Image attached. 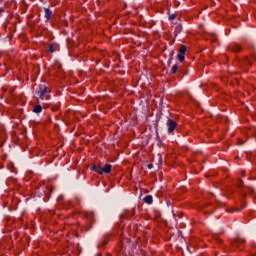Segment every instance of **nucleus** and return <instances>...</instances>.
<instances>
[{
	"label": "nucleus",
	"instance_id": "1",
	"mask_svg": "<svg viewBox=\"0 0 256 256\" xmlns=\"http://www.w3.org/2000/svg\"><path fill=\"white\" fill-rule=\"evenodd\" d=\"M187 53V46L182 45L179 49V52L177 54V59L180 61V63H183L185 61V54Z\"/></svg>",
	"mask_w": 256,
	"mask_h": 256
},
{
	"label": "nucleus",
	"instance_id": "2",
	"mask_svg": "<svg viewBox=\"0 0 256 256\" xmlns=\"http://www.w3.org/2000/svg\"><path fill=\"white\" fill-rule=\"evenodd\" d=\"M180 73L181 75L185 76V75H189V71L185 70L184 68H182L181 66H177L174 65L171 69V73L175 74V73Z\"/></svg>",
	"mask_w": 256,
	"mask_h": 256
},
{
	"label": "nucleus",
	"instance_id": "3",
	"mask_svg": "<svg viewBox=\"0 0 256 256\" xmlns=\"http://www.w3.org/2000/svg\"><path fill=\"white\" fill-rule=\"evenodd\" d=\"M166 125L168 127V133L170 134H173V131L177 129V122L173 119H168Z\"/></svg>",
	"mask_w": 256,
	"mask_h": 256
},
{
	"label": "nucleus",
	"instance_id": "4",
	"mask_svg": "<svg viewBox=\"0 0 256 256\" xmlns=\"http://www.w3.org/2000/svg\"><path fill=\"white\" fill-rule=\"evenodd\" d=\"M230 51H233L234 53H239V51H241V45L237 44V43H232L229 46Z\"/></svg>",
	"mask_w": 256,
	"mask_h": 256
},
{
	"label": "nucleus",
	"instance_id": "5",
	"mask_svg": "<svg viewBox=\"0 0 256 256\" xmlns=\"http://www.w3.org/2000/svg\"><path fill=\"white\" fill-rule=\"evenodd\" d=\"M45 95H47V86H45L44 84L40 85V99H45Z\"/></svg>",
	"mask_w": 256,
	"mask_h": 256
},
{
	"label": "nucleus",
	"instance_id": "6",
	"mask_svg": "<svg viewBox=\"0 0 256 256\" xmlns=\"http://www.w3.org/2000/svg\"><path fill=\"white\" fill-rule=\"evenodd\" d=\"M111 169H113V166L111 164H106L105 166L101 167V175H103V173H111Z\"/></svg>",
	"mask_w": 256,
	"mask_h": 256
},
{
	"label": "nucleus",
	"instance_id": "7",
	"mask_svg": "<svg viewBox=\"0 0 256 256\" xmlns=\"http://www.w3.org/2000/svg\"><path fill=\"white\" fill-rule=\"evenodd\" d=\"M44 12H45V18L47 19V21H50L53 15V12L49 8H44Z\"/></svg>",
	"mask_w": 256,
	"mask_h": 256
},
{
	"label": "nucleus",
	"instance_id": "8",
	"mask_svg": "<svg viewBox=\"0 0 256 256\" xmlns=\"http://www.w3.org/2000/svg\"><path fill=\"white\" fill-rule=\"evenodd\" d=\"M57 47H59L57 43L50 44L48 47L49 53H55V51H57Z\"/></svg>",
	"mask_w": 256,
	"mask_h": 256
},
{
	"label": "nucleus",
	"instance_id": "9",
	"mask_svg": "<svg viewBox=\"0 0 256 256\" xmlns=\"http://www.w3.org/2000/svg\"><path fill=\"white\" fill-rule=\"evenodd\" d=\"M231 243L234 247H238L239 245L245 243V240H243V239H233Z\"/></svg>",
	"mask_w": 256,
	"mask_h": 256
},
{
	"label": "nucleus",
	"instance_id": "10",
	"mask_svg": "<svg viewBox=\"0 0 256 256\" xmlns=\"http://www.w3.org/2000/svg\"><path fill=\"white\" fill-rule=\"evenodd\" d=\"M144 201L145 203H147L148 205H153V196L152 195H147L144 197Z\"/></svg>",
	"mask_w": 256,
	"mask_h": 256
},
{
	"label": "nucleus",
	"instance_id": "11",
	"mask_svg": "<svg viewBox=\"0 0 256 256\" xmlns=\"http://www.w3.org/2000/svg\"><path fill=\"white\" fill-rule=\"evenodd\" d=\"M41 111H43V106H41V104H37L36 106H34L33 108V113H41Z\"/></svg>",
	"mask_w": 256,
	"mask_h": 256
},
{
	"label": "nucleus",
	"instance_id": "12",
	"mask_svg": "<svg viewBox=\"0 0 256 256\" xmlns=\"http://www.w3.org/2000/svg\"><path fill=\"white\" fill-rule=\"evenodd\" d=\"M183 31V25H181V24H178L176 27H175V37H177V35L179 34V33H181Z\"/></svg>",
	"mask_w": 256,
	"mask_h": 256
},
{
	"label": "nucleus",
	"instance_id": "13",
	"mask_svg": "<svg viewBox=\"0 0 256 256\" xmlns=\"http://www.w3.org/2000/svg\"><path fill=\"white\" fill-rule=\"evenodd\" d=\"M92 171H95L96 173H99V175H101V165H99V166L93 165Z\"/></svg>",
	"mask_w": 256,
	"mask_h": 256
},
{
	"label": "nucleus",
	"instance_id": "14",
	"mask_svg": "<svg viewBox=\"0 0 256 256\" xmlns=\"http://www.w3.org/2000/svg\"><path fill=\"white\" fill-rule=\"evenodd\" d=\"M129 217H133V214H131V212H125L124 214H121V216H120L121 219H127Z\"/></svg>",
	"mask_w": 256,
	"mask_h": 256
},
{
	"label": "nucleus",
	"instance_id": "15",
	"mask_svg": "<svg viewBox=\"0 0 256 256\" xmlns=\"http://www.w3.org/2000/svg\"><path fill=\"white\" fill-rule=\"evenodd\" d=\"M107 245V240H103L100 244H98V249H103Z\"/></svg>",
	"mask_w": 256,
	"mask_h": 256
},
{
	"label": "nucleus",
	"instance_id": "16",
	"mask_svg": "<svg viewBox=\"0 0 256 256\" xmlns=\"http://www.w3.org/2000/svg\"><path fill=\"white\" fill-rule=\"evenodd\" d=\"M173 55H175V50L170 52V60L168 61L169 65H171V61L173 60Z\"/></svg>",
	"mask_w": 256,
	"mask_h": 256
},
{
	"label": "nucleus",
	"instance_id": "17",
	"mask_svg": "<svg viewBox=\"0 0 256 256\" xmlns=\"http://www.w3.org/2000/svg\"><path fill=\"white\" fill-rule=\"evenodd\" d=\"M240 193H241L242 197H247V191L245 189H241Z\"/></svg>",
	"mask_w": 256,
	"mask_h": 256
},
{
	"label": "nucleus",
	"instance_id": "18",
	"mask_svg": "<svg viewBox=\"0 0 256 256\" xmlns=\"http://www.w3.org/2000/svg\"><path fill=\"white\" fill-rule=\"evenodd\" d=\"M176 15L175 14H170L169 15V21H174V19H176Z\"/></svg>",
	"mask_w": 256,
	"mask_h": 256
},
{
	"label": "nucleus",
	"instance_id": "19",
	"mask_svg": "<svg viewBox=\"0 0 256 256\" xmlns=\"http://www.w3.org/2000/svg\"><path fill=\"white\" fill-rule=\"evenodd\" d=\"M245 63H246V65H253V62H251V61L249 60V58H246V59H245Z\"/></svg>",
	"mask_w": 256,
	"mask_h": 256
},
{
	"label": "nucleus",
	"instance_id": "20",
	"mask_svg": "<svg viewBox=\"0 0 256 256\" xmlns=\"http://www.w3.org/2000/svg\"><path fill=\"white\" fill-rule=\"evenodd\" d=\"M242 183H243V181H242V180H239V184L237 185V187H240V188L243 187V184H242Z\"/></svg>",
	"mask_w": 256,
	"mask_h": 256
},
{
	"label": "nucleus",
	"instance_id": "21",
	"mask_svg": "<svg viewBox=\"0 0 256 256\" xmlns=\"http://www.w3.org/2000/svg\"><path fill=\"white\" fill-rule=\"evenodd\" d=\"M252 133H253V135L256 137V127H254V128L252 129Z\"/></svg>",
	"mask_w": 256,
	"mask_h": 256
},
{
	"label": "nucleus",
	"instance_id": "22",
	"mask_svg": "<svg viewBox=\"0 0 256 256\" xmlns=\"http://www.w3.org/2000/svg\"><path fill=\"white\" fill-rule=\"evenodd\" d=\"M148 169H153V164H148Z\"/></svg>",
	"mask_w": 256,
	"mask_h": 256
},
{
	"label": "nucleus",
	"instance_id": "23",
	"mask_svg": "<svg viewBox=\"0 0 256 256\" xmlns=\"http://www.w3.org/2000/svg\"><path fill=\"white\" fill-rule=\"evenodd\" d=\"M209 205H211V202H207L204 204L205 207H209Z\"/></svg>",
	"mask_w": 256,
	"mask_h": 256
},
{
	"label": "nucleus",
	"instance_id": "24",
	"mask_svg": "<svg viewBox=\"0 0 256 256\" xmlns=\"http://www.w3.org/2000/svg\"><path fill=\"white\" fill-rule=\"evenodd\" d=\"M248 193H253V188H248Z\"/></svg>",
	"mask_w": 256,
	"mask_h": 256
},
{
	"label": "nucleus",
	"instance_id": "25",
	"mask_svg": "<svg viewBox=\"0 0 256 256\" xmlns=\"http://www.w3.org/2000/svg\"><path fill=\"white\" fill-rule=\"evenodd\" d=\"M238 143H239V145H243V141L242 140H239Z\"/></svg>",
	"mask_w": 256,
	"mask_h": 256
},
{
	"label": "nucleus",
	"instance_id": "26",
	"mask_svg": "<svg viewBox=\"0 0 256 256\" xmlns=\"http://www.w3.org/2000/svg\"><path fill=\"white\" fill-rule=\"evenodd\" d=\"M242 207H247V204L243 203V204H242Z\"/></svg>",
	"mask_w": 256,
	"mask_h": 256
},
{
	"label": "nucleus",
	"instance_id": "27",
	"mask_svg": "<svg viewBox=\"0 0 256 256\" xmlns=\"http://www.w3.org/2000/svg\"><path fill=\"white\" fill-rule=\"evenodd\" d=\"M57 109H59V108L55 107V108H53V111H57Z\"/></svg>",
	"mask_w": 256,
	"mask_h": 256
},
{
	"label": "nucleus",
	"instance_id": "28",
	"mask_svg": "<svg viewBox=\"0 0 256 256\" xmlns=\"http://www.w3.org/2000/svg\"><path fill=\"white\" fill-rule=\"evenodd\" d=\"M217 241H218V243H221V242H222V240H221V239H217Z\"/></svg>",
	"mask_w": 256,
	"mask_h": 256
}]
</instances>
